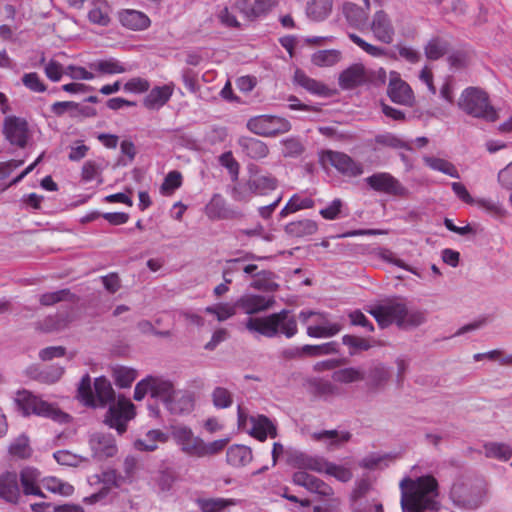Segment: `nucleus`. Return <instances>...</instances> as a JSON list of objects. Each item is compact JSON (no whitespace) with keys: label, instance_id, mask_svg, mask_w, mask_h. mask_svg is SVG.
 <instances>
[{"label":"nucleus","instance_id":"obj_11","mask_svg":"<svg viewBox=\"0 0 512 512\" xmlns=\"http://www.w3.org/2000/svg\"><path fill=\"white\" fill-rule=\"evenodd\" d=\"M387 95L393 103L398 105L413 107L415 104L412 88L396 71L390 72Z\"/></svg>","mask_w":512,"mask_h":512},{"label":"nucleus","instance_id":"obj_64","mask_svg":"<svg viewBox=\"0 0 512 512\" xmlns=\"http://www.w3.org/2000/svg\"><path fill=\"white\" fill-rule=\"evenodd\" d=\"M176 480V472L171 468H165L159 472L156 483L160 491L169 492Z\"/></svg>","mask_w":512,"mask_h":512},{"label":"nucleus","instance_id":"obj_8","mask_svg":"<svg viewBox=\"0 0 512 512\" xmlns=\"http://www.w3.org/2000/svg\"><path fill=\"white\" fill-rule=\"evenodd\" d=\"M450 498L457 507L475 509L481 504L482 493L471 479L460 478L453 483Z\"/></svg>","mask_w":512,"mask_h":512},{"label":"nucleus","instance_id":"obj_49","mask_svg":"<svg viewBox=\"0 0 512 512\" xmlns=\"http://www.w3.org/2000/svg\"><path fill=\"white\" fill-rule=\"evenodd\" d=\"M484 449L489 458L507 461L512 457V448L505 443H487L484 445Z\"/></svg>","mask_w":512,"mask_h":512},{"label":"nucleus","instance_id":"obj_18","mask_svg":"<svg viewBox=\"0 0 512 512\" xmlns=\"http://www.w3.org/2000/svg\"><path fill=\"white\" fill-rule=\"evenodd\" d=\"M0 499L7 504H19L21 489L16 471H4L0 473Z\"/></svg>","mask_w":512,"mask_h":512},{"label":"nucleus","instance_id":"obj_21","mask_svg":"<svg viewBox=\"0 0 512 512\" xmlns=\"http://www.w3.org/2000/svg\"><path fill=\"white\" fill-rule=\"evenodd\" d=\"M72 321L71 309L59 310L34 323V328L43 333L64 330Z\"/></svg>","mask_w":512,"mask_h":512},{"label":"nucleus","instance_id":"obj_10","mask_svg":"<svg viewBox=\"0 0 512 512\" xmlns=\"http://www.w3.org/2000/svg\"><path fill=\"white\" fill-rule=\"evenodd\" d=\"M365 181L376 192L400 198H408L410 196V191L390 173H374L367 177Z\"/></svg>","mask_w":512,"mask_h":512},{"label":"nucleus","instance_id":"obj_16","mask_svg":"<svg viewBox=\"0 0 512 512\" xmlns=\"http://www.w3.org/2000/svg\"><path fill=\"white\" fill-rule=\"evenodd\" d=\"M205 214L210 220H234L242 218V213L227 205L220 194H214L205 206Z\"/></svg>","mask_w":512,"mask_h":512},{"label":"nucleus","instance_id":"obj_58","mask_svg":"<svg viewBox=\"0 0 512 512\" xmlns=\"http://www.w3.org/2000/svg\"><path fill=\"white\" fill-rule=\"evenodd\" d=\"M238 306L229 303H219L215 306H209L206 308V312L216 315L219 321H225L236 314Z\"/></svg>","mask_w":512,"mask_h":512},{"label":"nucleus","instance_id":"obj_63","mask_svg":"<svg viewBox=\"0 0 512 512\" xmlns=\"http://www.w3.org/2000/svg\"><path fill=\"white\" fill-rule=\"evenodd\" d=\"M136 379V371L126 367H120L114 371L115 384L120 388L130 387Z\"/></svg>","mask_w":512,"mask_h":512},{"label":"nucleus","instance_id":"obj_20","mask_svg":"<svg viewBox=\"0 0 512 512\" xmlns=\"http://www.w3.org/2000/svg\"><path fill=\"white\" fill-rule=\"evenodd\" d=\"M370 29L378 41L384 44H390L393 42L395 29L390 17L383 10L375 12L371 21Z\"/></svg>","mask_w":512,"mask_h":512},{"label":"nucleus","instance_id":"obj_33","mask_svg":"<svg viewBox=\"0 0 512 512\" xmlns=\"http://www.w3.org/2000/svg\"><path fill=\"white\" fill-rule=\"evenodd\" d=\"M351 437L350 432H338L337 430H323L312 434V438L315 441H328L327 446L329 449L340 447L342 444L350 441Z\"/></svg>","mask_w":512,"mask_h":512},{"label":"nucleus","instance_id":"obj_26","mask_svg":"<svg viewBox=\"0 0 512 512\" xmlns=\"http://www.w3.org/2000/svg\"><path fill=\"white\" fill-rule=\"evenodd\" d=\"M237 144L242 154L252 160H261L268 156L269 148L265 142L260 139L241 136L237 140Z\"/></svg>","mask_w":512,"mask_h":512},{"label":"nucleus","instance_id":"obj_2","mask_svg":"<svg viewBox=\"0 0 512 512\" xmlns=\"http://www.w3.org/2000/svg\"><path fill=\"white\" fill-rule=\"evenodd\" d=\"M368 312L375 318L381 328L396 324L402 329L416 328L427 320L426 312L419 309H408L404 302L388 300L376 305Z\"/></svg>","mask_w":512,"mask_h":512},{"label":"nucleus","instance_id":"obj_31","mask_svg":"<svg viewBox=\"0 0 512 512\" xmlns=\"http://www.w3.org/2000/svg\"><path fill=\"white\" fill-rule=\"evenodd\" d=\"M343 14L350 26L362 29L368 20V10L355 3L347 2L343 5Z\"/></svg>","mask_w":512,"mask_h":512},{"label":"nucleus","instance_id":"obj_29","mask_svg":"<svg viewBox=\"0 0 512 512\" xmlns=\"http://www.w3.org/2000/svg\"><path fill=\"white\" fill-rule=\"evenodd\" d=\"M275 120L276 116H256L247 121V128L259 136H276L277 131L274 129Z\"/></svg>","mask_w":512,"mask_h":512},{"label":"nucleus","instance_id":"obj_23","mask_svg":"<svg viewBox=\"0 0 512 512\" xmlns=\"http://www.w3.org/2000/svg\"><path fill=\"white\" fill-rule=\"evenodd\" d=\"M175 84L167 83L163 86H155L143 99V105L149 110H158L166 105L174 93Z\"/></svg>","mask_w":512,"mask_h":512},{"label":"nucleus","instance_id":"obj_61","mask_svg":"<svg viewBox=\"0 0 512 512\" xmlns=\"http://www.w3.org/2000/svg\"><path fill=\"white\" fill-rule=\"evenodd\" d=\"M227 442V439H219L209 443H205L204 440H202L197 458L213 456L220 453L226 447Z\"/></svg>","mask_w":512,"mask_h":512},{"label":"nucleus","instance_id":"obj_39","mask_svg":"<svg viewBox=\"0 0 512 512\" xmlns=\"http://www.w3.org/2000/svg\"><path fill=\"white\" fill-rule=\"evenodd\" d=\"M423 161L432 170L442 172L455 179L460 178L459 172L455 165L445 159L433 156H425Z\"/></svg>","mask_w":512,"mask_h":512},{"label":"nucleus","instance_id":"obj_47","mask_svg":"<svg viewBox=\"0 0 512 512\" xmlns=\"http://www.w3.org/2000/svg\"><path fill=\"white\" fill-rule=\"evenodd\" d=\"M342 330L339 323L327 325L307 326L306 333L311 338H329L337 335Z\"/></svg>","mask_w":512,"mask_h":512},{"label":"nucleus","instance_id":"obj_45","mask_svg":"<svg viewBox=\"0 0 512 512\" xmlns=\"http://www.w3.org/2000/svg\"><path fill=\"white\" fill-rule=\"evenodd\" d=\"M332 379L338 383L349 384L365 379L364 373L355 367L339 369L333 372Z\"/></svg>","mask_w":512,"mask_h":512},{"label":"nucleus","instance_id":"obj_60","mask_svg":"<svg viewBox=\"0 0 512 512\" xmlns=\"http://www.w3.org/2000/svg\"><path fill=\"white\" fill-rule=\"evenodd\" d=\"M373 491L374 489L369 478L358 479L350 494V501L372 496Z\"/></svg>","mask_w":512,"mask_h":512},{"label":"nucleus","instance_id":"obj_15","mask_svg":"<svg viewBox=\"0 0 512 512\" xmlns=\"http://www.w3.org/2000/svg\"><path fill=\"white\" fill-rule=\"evenodd\" d=\"M324 157L331 166L345 176L356 177L363 173L362 164L356 162L349 155L343 152L328 150Z\"/></svg>","mask_w":512,"mask_h":512},{"label":"nucleus","instance_id":"obj_43","mask_svg":"<svg viewBox=\"0 0 512 512\" xmlns=\"http://www.w3.org/2000/svg\"><path fill=\"white\" fill-rule=\"evenodd\" d=\"M432 3L440 8L442 14L459 17L464 16L467 11V5L463 0H433Z\"/></svg>","mask_w":512,"mask_h":512},{"label":"nucleus","instance_id":"obj_27","mask_svg":"<svg viewBox=\"0 0 512 512\" xmlns=\"http://www.w3.org/2000/svg\"><path fill=\"white\" fill-rule=\"evenodd\" d=\"M273 298L262 295H244L236 301V305L248 314H256L269 309L274 304Z\"/></svg>","mask_w":512,"mask_h":512},{"label":"nucleus","instance_id":"obj_50","mask_svg":"<svg viewBox=\"0 0 512 512\" xmlns=\"http://www.w3.org/2000/svg\"><path fill=\"white\" fill-rule=\"evenodd\" d=\"M342 343L349 348L350 356H354L360 351H367L372 347L369 340L350 334L342 337Z\"/></svg>","mask_w":512,"mask_h":512},{"label":"nucleus","instance_id":"obj_57","mask_svg":"<svg viewBox=\"0 0 512 512\" xmlns=\"http://www.w3.org/2000/svg\"><path fill=\"white\" fill-rule=\"evenodd\" d=\"M343 207H344L343 201L339 198H336L332 202H330L326 207L322 208L319 211V214L325 220H336L341 217L347 216V213L342 214Z\"/></svg>","mask_w":512,"mask_h":512},{"label":"nucleus","instance_id":"obj_12","mask_svg":"<svg viewBox=\"0 0 512 512\" xmlns=\"http://www.w3.org/2000/svg\"><path fill=\"white\" fill-rule=\"evenodd\" d=\"M303 386L308 394L325 401L342 394L341 388L338 385L324 377H308L304 380Z\"/></svg>","mask_w":512,"mask_h":512},{"label":"nucleus","instance_id":"obj_37","mask_svg":"<svg viewBox=\"0 0 512 512\" xmlns=\"http://www.w3.org/2000/svg\"><path fill=\"white\" fill-rule=\"evenodd\" d=\"M151 383V397L160 399L165 406L175 392L172 382L151 376Z\"/></svg>","mask_w":512,"mask_h":512},{"label":"nucleus","instance_id":"obj_6","mask_svg":"<svg viewBox=\"0 0 512 512\" xmlns=\"http://www.w3.org/2000/svg\"><path fill=\"white\" fill-rule=\"evenodd\" d=\"M458 106L466 114L494 122L498 118L497 111L490 104L488 94L478 87L466 88L459 99Z\"/></svg>","mask_w":512,"mask_h":512},{"label":"nucleus","instance_id":"obj_44","mask_svg":"<svg viewBox=\"0 0 512 512\" xmlns=\"http://www.w3.org/2000/svg\"><path fill=\"white\" fill-rule=\"evenodd\" d=\"M449 44L446 40L439 37L432 38L425 46V55L429 60L440 59L448 52Z\"/></svg>","mask_w":512,"mask_h":512},{"label":"nucleus","instance_id":"obj_7","mask_svg":"<svg viewBox=\"0 0 512 512\" xmlns=\"http://www.w3.org/2000/svg\"><path fill=\"white\" fill-rule=\"evenodd\" d=\"M78 396L85 402L86 405L92 407H102L107 403L113 402L115 398L114 390L108 379L105 377H98L94 381V388L91 386V379L88 374H85L78 386Z\"/></svg>","mask_w":512,"mask_h":512},{"label":"nucleus","instance_id":"obj_46","mask_svg":"<svg viewBox=\"0 0 512 512\" xmlns=\"http://www.w3.org/2000/svg\"><path fill=\"white\" fill-rule=\"evenodd\" d=\"M341 53L338 50H320L312 55L311 61L319 67L333 66L340 61Z\"/></svg>","mask_w":512,"mask_h":512},{"label":"nucleus","instance_id":"obj_52","mask_svg":"<svg viewBox=\"0 0 512 512\" xmlns=\"http://www.w3.org/2000/svg\"><path fill=\"white\" fill-rule=\"evenodd\" d=\"M44 487L55 494H60L62 496H70L74 492V487L64 482L56 477H49L44 481Z\"/></svg>","mask_w":512,"mask_h":512},{"label":"nucleus","instance_id":"obj_1","mask_svg":"<svg viewBox=\"0 0 512 512\" xmlns=\"http://www.w3.org/2000/svg\"><path fill=\"white\" fill-rule=\"evenodd\" d=\"M400 488L403 512L438 511V482L432 475L421 476L415 480L406 477L401 480Z\"/></svg>","mask_w":512,"mask_h":512},{"label":"nucleus","instance_id":"obj_48","mask_svg":"<svg viewBox=\"0 0 512 512\" xmlns=\"http://www.w3.org/2000/svg\"><path fill=\"white\" fill-rule=\"evenodd\" d=\"M264 258L265 257H259L253 253L247 252V253H245L244 256H242L240 258L228 259L226 261V266L223 269V273H222L223 280L226 283H232L231 275L240 270V267L238 266V264L240 262H244V261H248V260H261Z\"/></svg>","mask_w":512,"mask_h":512},{"label":"nucleus","instance_id":"obj_32","mask_svg":"<svg viewBox=\"0 0 512 512\" xmlns=\"http://www.w3.org/2000/svg\"><path fill=\"white\" fill-rule=\"evenodd\" d=\"M252 450L245 445H232L227 449V463L234 467H242L252 461Z\"/></svg>","mask_w":512,"mask_h":512},{"label":"nucleus","instance_id":"obj_36","mask_svg":"<svg viewBox=\"0 0 512 512\" xmlns=\"http://www.w3.org/2000/svg\"><path fill=\"white\" fill-rule=\"evenodd\" d=\"M90 69L96 71L99 74H122L128 71L127 67L116 58H108L97 60L89 64Z\"/></svg>","mask_w":512,"mask_h":512},{"label":"nucleus","instance_id":"obj_14","mask_svg":"<svg viewBox=\"0 0 512 512\" xmlns=\"http://www.w3.org/2000/svg\"><path fill=\"white\" fill-rule=\"evenodd\" d=\"M247 170L255 195L266 196L278 188V179L271 173L260 174L261 169L256 164H249Z\"/></svg>","mask_w":512,"mask_h":512},{"label":"nucleus","instance_id":"obj_4","mask_svg":"<svg viewBox=\"0 0 512 512\" xmlns=\"http://www.w3.org/2000/svg\"><path fill=\"white\" fill-rule=\"evenodd\" d=\"M384 68L370 69L362 63H354L344 69L338 77V85L342 90H354L358 87H381L386 82Z\"/></svg>","mask_w":512,"mask_h":512},{"label":"nucleus","instance_id":"obj_51","mask_svg":"<svg viewBox=\"0 0 512 512\" xmlns=\"http://www.w3.org/2000/svg\"><path fill=\"white\" fill-rule=\"evenodd\" d=\"M213 405L217 409L229 408L233 404L232 393L224 387H215L211 394Z\"/></svg>","mask_w":512,"mask_h":512},{"label":"nucleus","instance_id":"obj_34","mask_svg":"<svg viewBox=\"0 0 512 512\" xmlns=\"http://www.w3.org/2000/svg\"><path fill=\"white\" fill-rule=\"evenodd\" d=\"M334 0H311L307 3L306 14L309 19L320 22L332 12Z\"/></svg>","mask_w":512,"mask_h":512},{"label":"nucleus","instance_id":"obj_17","mask_svg":"<svg viewBox=\"0 0 512 512\" xmlns=\"http://www.w3.org/2000/svg\"><path fill=\"white\" fill-rule=\"evenodd\" d=\"M4 134L6 139L12 144L20 148H24L28 139L27 121L16 117L9 116L4 120Z\"/></svg>","mask_w":512,"mask_h":512},{"label":"nucleus","instance_id":"obj_41","mask_svg":"<svg viewBox=\"0 0 512 512\" xmlns=\"http://www.w3.org/2000/svg\"><path fill=\"white\" fill-rule=\"evenodd\" d=\"M303 351L306 352L308 357H320L326 355H333L339 353V343L330 341L319 345H303Z\"/></svg>","mask_w":512,"mask_h":512},{"label":"nucleus","instance_id":"obj_30","mask_svg":"<svg viewBox=\"0 0 512 512\" xmlns=\"http://www.w3.org/2000/svg\"><path fill=\"white\" fill-rule=\"evenodd\" d=\"M318 230V225L314 220L301 219L292 221L285 225L284 231L289 237L302 238L315 234Z\"/></svg>","mask_w":512,"mask_h":512},{"label":"nucleus","instance_id":"obj_5","mask_svg":"<svg viewBox=\"0 0 512 512\" xmlns=\"http://www.w3.org/2000/svg\"><path fill=\"white\" fill-rule=\"evenodd\" d=\"M16 404L24 416L31 414L51 419L57 423H69L71 416L58 406L42 400L27 390L18 392Z\"/></svg>","mask_w":512,"mask_h":512},{"label":"nucleus","instance_id":"obj_13","mask_svg":"<svg viewBox=\"0 0 512 512\" xmlns=\"http://www.w3.org/2000/svg\"><path fill=\"white\" fill-rule=\"evenodd\" d=\"M171 436L184 454L197 457L203 439L195 436L191 428L184 425L172 426Z\"/></svg>","mask_w":512,"mask_h":512},{"label":"nucleus","instance_id":"obj_56","mask_svg":"<svg viewBox=\"0 0 512 512\" xmlns=\"http://www.w3.org/2000/svg\"><path fill=\"white\" fill-rule=\"evenodd\" d=\"M373 141L375 144L383 147H389L393 149L408 148V145L406 144L405 141L401 140L396 135L389 132L376 135Z\"/></svg>","mask_w":512,"mask_h":512},{"label":"nucleus","instance_id":"obj_55","mask_svg":"<svg viewBox=\"0 0 512 512\" xmlns=\"http://www.w3.org/2000/svg\"><path fill=\"white\" fill-rule=\"evenodd\" d=\"M474 204L494 217L501 218L506 215V210L499 201L479 198L475 200Z\"/></svg>","mask_w":512,"mask_h":512},{"label":"nucleus","instance_id":"obj_35","mask_svg":"<svg viewBox=\"0 0 512 512\" xmlns=\"http://www.w3.org/2000/svg\"><path fill=\"white\" fill-rule=\"evenodd\" d=\"M293 464L300 469L299 471L311 470L321 473L326 466V460L322 457L299 453L293 457Z\"/></svg>","mask_w":512,"mask_h":512},{"label":"nucleus","instance_id":"obj_40","mask_svg":"<svg viewBox=\"0 0 512 512\" xmlns=\"http://www.w3.org/2000/svg\"><path fill=\"white\" fill-rule=\"evenodd\" d=\"M294 81L297 85L315 95H321L325 91V85L315 79L308 77L305 72L300 69L295 71Z\"/></svg>","mask_w":512,"mask_h":512},{"label":"nucleus","instance_id":"obj_24","mask_svg":"<svg viewBox=\"0 0 512 512\" xmlns=\"http://www.w3.org/2000/svg\"><path fill=\"white\" fill-rule=\"evenodd\" d=\"M120 24L131 31H143L150 27L151 20L147 14L135 9H122L118 12Z\"/></svg>","mask_w":512,"mask_h":512},{"label":"nucleus","instance_id":"obj_59","mask_svg":"<svg viewBox=\"0 0 512 512\" xmlns=\"http://www.w3.org/2000/svg\"><path fill=\"white\" fill-rule=\"evenodd\" d=\"M72 296L69 289H61L54 292H46L40 295L39 302L42 306H52L62 301L69 300Z\"/></svg>","mask_w":512,"mask_h":512},{"label":"nucleus","instance_id":"obj_25","mask_svg":"<svg viewBox=\"0 0 512 512\" xmlns=\"http://www.w3.org/2000/svg\"><path fill=\"white\" fill-rule=\"evenodd\" d=\"M93 456L98 460L113 457L117 453L115 439L110 434L96 433L90 439Z\"/></svg>","mask_w":512,"mask_h":512},{"label":"nucleus","instance_id":"obj_62","mask_svg":"<svg viewBox=\"0 0 512 512\" xmlns=\"http://www.w3.org/2000/svg\"><path fill=\"white\" fill-rule=\"evenodd\" d=\"M182 185V175L179 171H170L161 184L160 191L164 195L172 194Z\"/></svg>","mask_w":512,"mask_h":512},{"label":"nucleus","instance_id":"obj_3","mask_svg":"<svg viewBox=\"0 0 512 512\" xmlns=\"http://www.w3.org/2000/svg\"><path fill=\"white\" fill-rule=\"evenodd\" d=\"M245 327L250 333H257L266 338L283 335L290 339L298 333L296 317L287 309L263 317H249Z\"/></svg>","mask_w":512,"mask_h":512},{"label":"nucleus","instance_id":"obj_53","mask_svg":"<svg viewBox=\"0 0 512 512\" xmlns=\"http://www.w3.org/2000/svg\"><path fill=\"white\" fill-rule=\"evenodd\" d=\"M98 477V482L103 484L102 488H107L108 494L112 487L119 488L124 483V477L120 475L115 469H107L103 471Z\"/></svg>","mask_w":512,"mask_h":512},{"label":"nucleus","instance_id":"obj_19","mask_svg":"<svg viewBox=\"0 0 512 512\" xmlns=\"http://www.w3.org/2000/svg\"><path fill=\"white\" fill-rule=\"evenodd\" d=\"M17 474L18 483L23 495L46 498L39 485L41 473L37 468L26 466Z\"/></svg>","mask_w":512,"mask_h":512},{"label":"nucleus","instance_id":"obj_42","mask_svg":"<svg viewBox=\"0 0 512 512\" xmlns=\"http://www.w3.org/2000/svg\"><path fill=\"white\" fill-rule=\"evenodd\" d=\"M352 512H384L382 503L373 496L350 501Z\"/></svg>","mask_w":512,"mask_h":512},{"label":"nucleus","instance_id":"obj_54","mask_svg":"<svg viewBox=\"0 0 512 512\" xmlns=\"http://www.w3.org/2000/svg\"><path fill=\"white\" fill-rule=\"evenodd\" d=\"M9 453L17 458L25 459L30 457L31 448L29 446V439L25 435L19 436L9 446Z\"/></svg>","mask_w":512,"mask_h":512},{"label":"nucleus","instance_id":"obj_9","mask_svg":"<svg viewBox=\"0 0 512 512\" xmlns=\"http://www.w3.org/2000/svg\"><path fill=\"white\" fill-rule=\"evenodd\" d=\"M134 405L125 397L119 396L116 404H112L106 415L104 422L111 428L116 429L119 435L127 430V423L134 417Z\"/></svg>","mask_w":512,"mask_h":512},{"label":"nucleus","instance_id":"obj_28","mask_svg":"<svg viewBox=\"0 0 512 512\" xmlns=\"http://www.w3.org/2000/svg\"><path fill=\"white\" fill-rule=\"evenodd\" d=\"M250 422L252 427L249 433L257 440L263 442L267 439L268 436L271 438H275L277 436L276 426L267 416H251Z\"/></svg>","mask_w":512,"mask_h":512},{"label":"nucleus","instance_id":"obj_22","mask_svg":"<svg viewBox=\"0 0 512 512\" xmlns=\"http://www.w3.org/2000/svg\"><path fill=\"white\" fill-rule=\"evenodd\" d=\"M293 482L298 486L306 488L312 493L319 494L321 496L333 495V489L330 485L325 483L323 480L313 476L306 471H297L293 474Z\"/></svg>","mask_w":512,"mask_h":512},{"label":"nucleus","instance_id":"obj_38","mask_svg":"<svg viewBox=\"0 0 512 512\" xmlns=\"http://www.w3.org/2000/svg\"><path fill=\"white\" fill-rule=\"evenodd\" d=\"M165 407L170 411V413L181 415L184 413H189L193 409V400L188 395H179L178 393L174 392L173 396L169 398Z\"/></svg>","mask_w":512,"mask_h":512}]
</instances>
